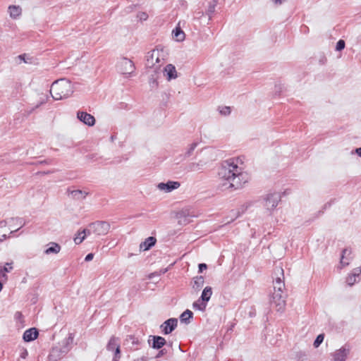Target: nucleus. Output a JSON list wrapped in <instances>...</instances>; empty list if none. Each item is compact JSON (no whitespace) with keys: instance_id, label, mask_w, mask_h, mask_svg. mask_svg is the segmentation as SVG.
<instances>
[{"instance_id":"nucleus-1","label":"nucleus","mask_w":361,"mask_h":361,"mask_svg":"<svg viewBox=\"0 0 361 361\" xmlns=\"http://www.w3.org/2000/svg\"><path fill=\"white\" fill-rule=\"evenodd\" d=\"M238 159L224 161L219 169L218 176L226 188H240L248 181L249 176L238 165Z\"/></svg>"},{"instance_id":"nucleus-2","label":"nucleus","mask_w":361,"mask_h":361,"mask_svg":"<svg viewBox=\"0 0 361 361\" xmlns=\"http://www.w3.org/2000/svg\"><path fill=\"white\" fill-rule=\"evenodd\" d=\"M73 92V87L70 80L62 78L54 81L50 93L54 100H61L70 97Z\"/></svg>"},{"instance_id":"nucleus-3","label":"nucleus","mask_w":361,"mask_h":361,"mask_svg":"<svg viewBox=\"0 0 361 361\" xmlns=\"http://www.w3.org/2000/svg\"><path fill=\"white\" fill-rule=\"evenodd\" d=\"M164 50L156 49L149 51L146 56V66L147 68H153L158 63L157 68L161 66L159 64L161 60H164Z\"/></svg>"},{"instance_id":"nucleus-4","label":"nucleus","mask_w":361,"mask_h":361,"mask_svg":"<svg viewBox=\"0 0 361 361\" xmlns=\"http://www.w3.org/2000/svg\"><path fill=\"white\" fill-rule=\"evenodd\" d=\"M89 227L92 233L97 235H104L108 233L110 230V224L105 221H97L89 224Z\"/></svg>"},{"instance_id":"nucleus-5","label":"nucleus","mask_w":361,"mask_h":361,"mask_svg":"<svg viewBox=\"0 0 361 361\" xmlns=\"http://www.w3.org/2000/svg\"><path fill=\"white\" fill-rule=\"evenodd\" d=\"M270 303L274 305L278 312H283L286 307V296L283 295V293L274 292Z\"/></svg>"},{"instance_id":"nucleus-6","label":"nucleus","mask_w":361,"mask_h":361,"mask_svg":"<svg viewBox=\"0 0 361 361\" xmlns=\"http://www.w3.org/2000/svg\"><path fill=\"white\" fill-rule=\"evenodd\" d=\"M69 351L67 346H55L53 347L48 356L49 361H59Z\"/></svg>"},{"instance_id":"nucleus-7","label":"nucleus","mask_w":361,"mask_h":361,"mask_svg":"<svg viewBox=\"0 0 361 361\" xmlns=\"http://www.w3.org/2000/svg\"><path fill=\"white\" fill-rule=\"evenodd\" d=\"M350 345L345 343L341 348L331 354L333 357V361H345L350 354Z\"/></svg>"},{"instance_id":"nucleus-8","label":"nucleus","mask_w":361,"mask_h":361,"mask_svg":"<svg viewBox=\"0 0 361 361\" xmlns=\"http://www.w3.org/2000/svg\"><path fill=\"white\" fill-rule=\"evenodd\" d=\"M281 201V195L279 192L268 194L264 198V207L268 210H273Z\"/></svg>"},{"instance_id":"nucleus-9","label":"nucleus","mask_w":361,"mask_h":361,"mask_svg":"<svg viewBox=\"0 0 361 361\" xmlns=\"http://www.w3.org/2000/svg\"><path fill=\"white\" fill-rule=\"evenodd\" d=\"M178 325V319L176 318H170L166 320L160 326V329H161V332L164 335H167L171 334Z\"/></svg>"},{"instance_id":"nucleus-10","label":"nucleus","mask_w":361,"mask_h":361,"mask_svg":"<svg viewBox=\"0 0 361 361\" xmlns=\"http://www.w3.org/2000/svg\"><path fill=\"white\" fill-rule=\"evenodd\" d=\"M148 343L152 348L159 350L166 344V341L162 336L150 335L149 336Z\"/></svg>"},{"instance_id":"nucleus-11","label":"nucleus","mask_w":361,"mask_h":361,"mask_svg":"<svg viewBox=\"0 0 361 361\" xmlns=\"http://www.w3.org/2000/svg\"><path fill=\"white\" fill-rule=\"evenodd\" d=\"M77 118L80 121L88 126H93L95 124L94 117L87 112L80 111H78Z\"/></svg>"},{"instance_id":"nucleus-12","label":"nucleus","mask_w":361,"mask_h":361,"mask_svg":"<svg viewBox=\"0 0 361 361\" xmlns=\"http://www.w3.org/2000/svg\"><path fill=\"white\" fill-rule=\"evenodd\" d=\"M218 4V0H209L204 6V11L202 13V16H207L209 20L212 19L213 14L215 12V8Z\"/></svg>"},{"instance_id":"nucleus-13","label":"nucleus","mask_w":361,"mask_h":361,"mask_svg":"<svg viewBox=\"0 0 361 361\" xmlns=\"http://www.w3.org/2000/svg\"><path fill=\"white\" fill-rule=\"evenodd\" d=\"M180 183L178 181H168L167 183H160L158 184L157 188L161 190H164L167 192L177 189L180 187Z\"/></svg>"},{"instance_id":"nucleus-14","label":"nucleus","mask_w":361,"mask_h":361,"mask_svg":"<svg viewBox=\"0 0 361 361\" xmlns=\"http://www.w3.org/2000/svg\"><path fill=\"white\" fill-rule=\"evenodd\" d=\"M39 335L38 330L35 328H30L27 329L23 336V338L25 342H30L35 340Z\"/></svg>"},{"instance_id":"nucleus-15","label":"nucleus","mask_w":361,"mask_h":361,"mask_svg":"<svg viewBox=\"0 0 361 361\" xmlns=\"http://www.w3.org/2000/svg\"><path fill=\"white\" fill-rule=\"evenodd\" d=\"M121 65L123 67L121 72L123 74H130L135 70V66L131 60L128 59H123L121 62Z\"/></svg>"},{"instance_id":"nucleus-16","label":"nucleus","mask_w":361,"mask_h":361,"mask_svg":"<svg viewBox=\"0 0 361 361\" xmlns=\"http://www.w3.org/2000/svg\"><path fill=\"white\" fill-rule=\"evenodd\" d=\"M205 165L206 162L202 160H200L198 162H190L187 164L185 170L188 172L201 171Z\"/></svg>"},{"instance_id":"nucleus-17","label":"nucleus","mask_w":361,"mask_h":361,"mask_svg":"<svg viewBox=\"0 0 361 361\" xmlns=\"http://www.w3.org/2000/svg\"><path fill=\"white\" fill-rule=\"evenodd\" d=\"M164 72L167 76V80H171L177 78V71L176 67L172 64H168L164 68Z\"/></svg>"},{"instance_id":"nucleus-18","label":"nucleus","mask_w":361,"mask_h":361,"mask_svg":"<svg viewBox=\"0 0 361 361\" xmlns=\"http://www.w3.org/2000/svg\"><path fill=\"white\" fill-rule=\"evenodd\" d=\"M47 246H49L48 248H47L44 250V254L46 255H51V254H58L61 251V245L54 242L49 243Z\"/></svg>"},{"instance_id":"nucleus-19","label":"nucleus","mask_w":361,"mask_h":361,"mask_svg":"<svg viewBox=\"0 0 361 361\" xmlns=\"http://www.w3.org/2000/svg\"><path fill=\"white\" fill-rule=\"evenodd\" d=\"M157 239L154 237H148L145 240L144 242L140 243V247L143 250H149L152 247H153L155 245Z\"/></svg>"},{"instance_id":"nucleus-20","label":"nucleus","mask_w":361,"mask_h":361,"mask_svg":"<svg viewBox=\"0 0 361 361\" xmlns=\"http://www.w3.org/2000/svg\"><path fill=\"white\" fill-rule=\"evenodd\" d=\"M8 12L11 18L16 19L21 15L22 8L19 6H9Z\"/></svg>"},{"instance_id":"nucleus-21","label":"nucleus","mask_w":361,"mask_h":361,"mask_svg":"<svg viewBox=\"0 0 361 361\" xmlns=\"http://www.w3.org/2000/svg\"><path fill=\"white\" fill-rule=\"evenodd\" d=\"M12 264V262H7L4 267L0 265V278L4 279L6 281L7 280L8 276L6 273L10 272L13 269Z\"/></svg>"},{"instance_id":"nucleus-22","label":"nucleus","mask_w":361,"mask_h":361,"mask_svg":"<svg viewBox=\"0 0 361 361\" xmlns=\"http://www.w3.org/2000/svg\"><path fill=\"white\" fill-rule=\"evenodd\" d=\"M87 195L88 192L81 190H74L70 192V195L71 197L76 200H84Z\"/></svg>"},{"instance_id":"nucleus-23","label":"nucleus","mask_w":361,"mask_h":361,"mask_svg":"<svg viewBox=\"0 0 361 361\" xmlns=\"http://www.w3.org/2000/svg\"><path fill=\"white\" fill-rule=\"evenodd\" d=\"M120 348V344L118 343V338L116 336H113L109 339L107 345H106V350L108 351H114L116 348Z\"/></svg>"},{"instance_id":"nucleus-24","label":"nucleus","mask_w":361,"mask_h":361,"mask_svg":"<svg viewBox=\"0 0 361 361\" xmlns=\"http://www.w3.org/2000/svg\"><path fill=\"white\" fill-rule=\"evenodd\" d=\"M9 222H12L13 223V226H19L18 228H17L15 231H11L10 232V235H11L13 233L16 232L20 228H22L23 226H24L26 224V221H25V219H23V218H20V217L11 218L9 219Z\"/></svg>"},{"instance_id":"nucleus-25","label":"nucleus","mask_w":361,"mask_h":361,"mask_svg":"<svg viewBox=\"0 0 361 361\" xmlns=\"http://www.w3.org/2000/svg\"><path fill=\"white\" fill-rule=\"evenodd\" d=\"M212 295V288L210 286L205 287L201 294V296L200 297V299L202 300V301L206 302H209V300L211 298V296Z\"/></svg>"},{"instance_id":"nucleus-26","label":"nucleus","mask_w":361,"mask_h":361,"mask_svg":"<svg viewBox=\"0 0 361 361\" xmlns=\"http://www.w3.org/2000/svg\"><path fill=\"white\" fill-rule=\"evenodd\" d=\"M193 317V313L190 310H186L180 316V320L182 323L190 324L191 319Z\"/></svg>"},{"instance_id":"nucleus-27","label":"nucleus","mask_w":361,"mask_h":361,"mask_svg":"<svg viewBox=\"0 0 361 361\" xmlns=\"http://www.w3.org/2000/svg\"><path fill=\"white\" fill-rule=\"evenodd\" d=\"M274 274L276 276L274 280V283L284 282L283 269L281 267H276L274 269Z\"/></svg>"},{"instance_id":"nucleus-28","label":"nucleus","mask_w":361,"mask_h":361,"mask_svg":"<svg viewBox=\"0 0 361 361\" xmlns=\"http://www.w3.org/2000/svg\"><path fill=\"white\" fill-rule=\"evenodd\" d=\"M204 283V279L202 276H196L193 279L192 288L196 290H199L200 288H202Z\"/></svg>"},{"instance_id":"nucleus-29","label":"nucleus","mask_w":361,"mask_h":361,"mask_svg":"<svg viewBox=\"0 0 361 361\" xmlns=\"http://www.w3.org/2000/svg\"><path fill=\"white\" fill-rule=\"evenodd\" d=\"M172 33L176 41L182 42L184 40L185 36V33L179 26L176 27Z\"/></svg>"},{"instance_id":"nucleus-30","label":"nucleus","mask_w":361,"mask_h":361,"mask_svg":"<svg viewBox=\"0 0 361 361\" xmlns=\"http://www.w3.org/2000/svg\"><path fill=\"white\" fill-rule=\"evenodd\" d=\"M207 304L203 301H202L201 299H198L195 302H193L192 307L194 309L197 310L201 312H204L206 310Z\"/></svg>"},{"instance_id":"nucleus-31","label":"nucleus","mask_w":361,"mask_h":361,"mask_svg":"<svg viewBox=\"0 0 361 361\" xmlns=\"http://www.w3.org/2000/svg\"><path fill=\"white\" fill-rule=\"evenodd\" d=\"M351 254V250L348 249V248H345L344 249L343 251H342V254H341V261H340V263L343 266V267H345L346 265H348L349 264V262L348 261H345V256L346 255H350Z\"/></svg>"},{"instance_id":"nucleus-32","label":"nucleus","mask_w":361,"mask_h":361,"mask_svg":"<svg viewBox=\"0 0 361 361\" xmlns=\"http://www.w3.org/2000/svg\"><path fill=\"white\" fill-rule=\"evenodd\" d=\"M285 287L284 282L274 283V292L283 293V289Z\"/></svg>"},{"instance_id":"nucleus-33","label":"nucleus","mask_w":361,"mask_h":361,"mask_svg":"<svg viewBox=\"0 0 361 361\" xmlns=\"http://www.w3.org/2000/svg\"><path fill=\"white\" fill-rule=\"evenodd\" d=\"M324 339V335L322 334H319L314 341V343H313L314 347L318 348L322 344Z\"/></svg>"},{"instance_id":"nucleus-34","label":"nucleus","mask_w":361,"mask_h":361,"mask_svg":"<svg viewBox=\"0 0 361 361\" xmlns=\"http://www.w3.org/2000/svg\"><path fill=\"white\" fill-rule=\"evenodd\" d=\"M197 145H198V143H197V142H192V143L190 145V147H189V148L188 149V150L186 151L185 156V157H188L191 156V155H192V152H193V151H194V150H195V149L197 147Z\"/></svg>"},{"instance_id":"nucleus-35","label":"nucleus","mask_w":361,"mask_h":361,"mask_svg":"<svg viewBox=\"0 0 361 361\" xmlns=\"http://www.w3.org/2000/svg\"><path fill=\"white\" fill-rule=\"evenodd\" d=\"M240 216V212L238 210H231V220L227 221V223H230L236 219L238 216Z\"/></svg>"},{"instance_id":"nucleus-36","label":"nucleus","mask_w":361,"mask_h":361,"mask_svg":"<svg viewBox=\"0 0 361 361\" xmlns=\"http://www.w3.org/2000/svg\"><path fill=\"white\" fill-rule=\"evenodd\" d=\"M18 58L25 63H32V58L28 56L27 54H23L18 56Z\"/></svg>"},{"instance_id":"nucleus-37","label":"nucleus","mask_w":361,"mask_h":361,"mask_svg":"<svg viewBox=\"0 0 361 361\" xmlns=\"http://www.w3.org/2000/svg\"><path fill=\"white\" fill-rule=\"evenodd\" d=\"M178 219H179V222L181 224L182 222H183L185 224L189 223L190 220L188 219V216L185 214L184 212L178 214Z\"/></svg>"},{"instance_id":"nucleus-38","label":"nucleus","mask_w":361,"mask_h":361,"mask_svg":"<svg viewBox=\"0 0 361 361\" xmlns=\"http://www.w3.org/2000/svg\"><path fill=\"white\" fill-rule=\"evenodd\" d=\"M219 112L221 115L228 116L231 114V108L229 106L219 107Z\"/></svg>"},{"instance_id":"nucleus-39","label":"nucleus","mask_w":361,"mask_h":361,"mask_svg":"<svg viewBox=\"0 0 361 361\" xmlns=\"http://www.w3.org/2000/svg\"><path fill=\"white\" fill-rule=\"evenodd\" d=\"M356 282V277L353 276L352 274H349L348 276L346 278V283L349 286H353Z\"/></svg>"},{"instance_id":"nucleus-40","label":"nucleus","mask_w":361,"mask_h":361,"mask_svg":"<svg viewBox=\"0 0 361 361\" xmlns=\"http://www.w3.org/2000/svg\"><path fill=\"white\" fill-rule=\"evenodd\" d=\"M345 46V41L343 39H339L336 43V50L341 51V50L344 49Z\"/></svg>"},{"instance_id":"nucleus-41","label":"nucleus","mask_w":361,"mask_h":361,"mask_svg":"<svg viewBox=\"0 0 361 361\" xmlns=\"http://www.w3.org/2000/svg\"><path fill=\"white\" fill-rule=\"evenodd\" d=\"M121 358V348H118V347L114 350V354L112 358V361H119Z\"/></svg>"},{"instance_id":"nucleus-42","label":"nucleus","mask_w":361,"mask_h":361,"mask_svg":"<svg viewBox=\"0 0 361 361\" xmlns=\"http://www.w3.org/2000/svg\"><path fill=\"white\" fill-rule=\"evenodd\" d=\"M85 239V236L84 235H78V233L76 236L74 238V242L76 245L80 244Z\"/></svg>"},{"instance_id":"nucleus-43","label":"nucleus","mask_w":361,"mask_h":361,"mask_svg":"<svg viewBox=\"0 0 361 361\" xmlns=\"http://www.w3.org/2000/svg\"><path fill=\"white\" fill-rule=\"evenodd\" d=\"M92 233V229L90 228V227L88 226L87 228H85V229H83L81 231H78V235H84L86 237L87 235H90Z\"/></svg>"},{"instance_id":"nucleus-44","label":"nucleus","mask_w":361,"mask_h":361,"mask_svg":"<svg viewBox=\"0 0 361 361\" xmlns=\"http://www.w3.org/2000/svg\"><path fill=\"white\" fill-rule=\"evenodd\" d=\"M137 17L141 21H145L148 18V14L145 12H140L137 13Z\"/></svg>"},{"instance_id":"nucleus-45","label":"nucleus","mask_w":361,"mask_h":361,"mask_svg":"<svg viewBox=\"0 0 361 361\" xmlns=\"http://www.w3.org/2000/svg\"><path fill=\"white\" fill-rule=\"evenodd\" d=\"M352 274L355 277L359 276L361 274V267L355 268L353 270Z\"/></svg>"},{"instance_id":"nucleus-46","label":"nucleus","mask_w":361,"mask_h":361,"mask_svg":"<svg viewBox=\"0 0 361 361\" xmlns=\"http://www.w3.org/2000/svg\"><path fill=\"white\" fill-rule=\"evenodd\" d=\"M198 268H199V272L201 273L204 270L207 269V265L206 264H204V263H201V264H199Z\"/></svg>"},{"instance_id":"nucleus-47","label":"nucleus","mask_w":361,"mask_h":361,"mask_svg":"<svg viewBox=\"0 0 361 361\" xmlns=\"http://www.w3.org/2000/svg\"><path fill=\"white\" fill-rule=\"evenodd\" d=\"M166 353V349H161L159 353L156 355V358L161 357L163 355H164Z\"/></svg>"},{"instance_id":"nucleus-48","label":"nucleus","mask_w":361,"mask_h":361,"mask_svg":"<svg viewBox=\"0 0 361 361\" xmlns=\"http://www.w3.org/2000/svg\"><path fill=\"white\" fill-rule=\"evenodd\" d=\"M94 257V254L93 253H89L86 255L85 258V262H90L91 261Z\"/></svg>"},{"instance_id":"nucleus-49","label":"nucleus","mask_w":361,"mask_h":361,"mask_svg":"<svg viewBox=\"0 0 361 361\" xmlns=\"http://www.w3.org/2000/svg\"><path fill=\"white\" fill-rule=\"evenodd\" d=\"M97 154H90L86 156V159L88 160H94L96 159Z\"/></svg>"},{"instance_id":"nucleus-50","label":"nucleus","mask_w":361,"mask_h":361,"mask_svg":"<svg viewBox=\"0 0 361 361\" xmlns=\"http://www.w3.org/2000/svg\"><path fill=\"white\" fill-rule=\"evenodd\" d=\"M73 340V338L72 337L71 334H70L68 338L66 341V343H65V345L63 346H67L68 347V345L69 344V343H72Z\"/></svg>"},{"instance_id":"nucleus-51","label":"nucleus","mask_w":361,"mask_h":361,"mask_svg":"<svg viewBox=\"0 0 361 361\" xmlns=\"http://www.w3.org/2000/svg\"><path fill=\"white\" fill-rule=\"evenodd\" d=\"M7 225V221L6 220H3L0 221V228H4Z\"/></svg>"},{"instance_id":"nucleus-52","label":"nucleus","mask_w":361,"mask_h":361,"mask_svg":"<svg viewBox=\"0 0 361 361\" xmlns=\"http://www.w3.org/2000/svg\"><path fill=\"white\" fill-rule=\"evenodd\" d=\"M27 350H25L20 355V357L25 359L27 355Z\"/></svg>"},{"instance_id":"nucleus-53","label":"nucleus","mask_w":361,"mask_h":361,"mask_svg":"<svg viewBox=\"0 0 361 361\" xmlns=\"http://www.w3.org/2000/svg\"><path fill=\"white\" fill-rule=\"evenodd\" d=\"M355 152L359 157H361V147L356 148Z\"/></svg>"},{"instance_id":"nucleus-54","label":"nucleus","mask_w":361,"mask_h":361,"mask_svg":"<svg viewBox=\"0 0 361 361\" xmlns=\"http://www.w3.org/2000/svg\"><path fill=\"white\" fill-rule=\"evenodd\" d=\"M6 238H7L6 234L1 235V236L0 237V243L3 242L4 240H6Z\"/></svg>"},{"instance_id":"nucleus-55","label":"nucleus","mask_w":361,"mask_h":361,"mask_svg":"<svg viewBox=\"0 0 361 361\" xmlns=\"http://www.w3.org/2000/svg\"><path fill=\"white\" fill-rule=\"evenodd\" d=\"M273 1L275 4H279L282 3V0H273Z\"/></svg>"},{"instance_id":"nucleus-56","label":"nucleus","mask_w":361,"mask_h":361,"mask_svg":"<svg viewBox=\"0 0 361 361\" xmlns=\"http://www.w3.org/2000/svg\"><path fill=\"white\" fill-rule=\"evenodd\" d=\"M2 288H3V284L0 281V292L2 290Z\"/></svg>"},{"instance_id":"nucleus-57","label":"nucleus","mask_w":361,"mask_h":361,"mask_svg":"<svg viewBox=\"0 0 361 361\" xmlns=\"http://www.w3.org/2000/svg\"><path fill=\"white\" fill-rule=\"evenodd\" d=\"M328 207H330V204L329 203H327L324 205V208H327Z\"/></svg>"},{"instance_id":"nucleus-58","label":"nucleus","mask_w":361,"mask_h":361,"mask_svg":"<svg viewBox=\"0 0 361 361\" xmlns=\"http://www.w3.org/2000/svg\"><path fill=\"white\" fill-rule=\"evenodd\" d=\"M133 344H137V341H133Z\"/></svg>"}]
</instances>
